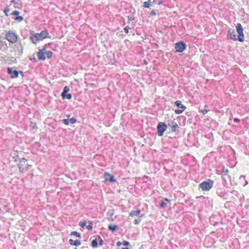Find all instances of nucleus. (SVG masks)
I'll return each mask as SVG.
<instances>
[{
  "label": "nucleus",
  "mask_w": 249,
  "mask_h": 249,
  "mask_svg": "<svg viewBox=\"0 0 249 249\" xmlns=\"http://www.w3.org/2000/svg\"><path fill=\"white\" fill-rule=\"evenodd\" d=\"M30 39L32 43L36 44L37 42L42 40L46 38H50L49 36V32L47 30H42L40 33H35L31 32L30 34Z\"/></svg>",
  "instance_id": "obj_1"
},
{
  "label": "nucleus",
  "mask_w": 249,
  "mask_h": 249,
  "mask_svg": "<svg viewBox=\"0 0 249 249\" xmlns=\"http://www.w3.org/2000/svg\"><path fill=\"white\" fill-rule=\"evenodd\" d=\"M214 181L210 179H207L199 184V188L203 191H209L213 186Z\"/></svg>",
  "instance_id": "obj_2"
},
{
  "label": "nucleus",
  "mask_w": 249,
  "mask_h": 249,
  "mask_svg": "<svg viewBox=\"0 0 249 249\" xmlns=\"http://www.w3.org/2000/svg\"><path fill=\"white\" fill-rule=\"evenodd\" d=\"M236 30L238 34V37L237 39L240 42H243L244 41V34L243 33V28L241 23H238L236 24Z\"/></svg>",
  "instance_id": "obj_3"
},
{
  "label": "nucleus",
  "mask_w": 249,
  "mask_h": 249,
  "mask_svg": "<svg viewBox=\"0 0 249 249\" xmlns=\"http://www.w3.org/2000/svg\"><path fill=\"white\" fill-rule=\"evenodd\" d=\"M187 45L183 41H179L174 45L175 53H182L186 49Z\"/></svg>",
  "instance_id": "obj_4"
},
{
  "label": "nucleus",
  "mask_w": 249,
  "mask_h": 249,
  "mask_svg": "<svg viewBox=\"0 0 249 249\" xmlns=\"http://www.w3.org/2000/svg\"><path fill=\"white\" fill-rule=\"evenodd\" d=\"M175 105L178 109H173L177 114H181L186 108V107L182 104L181 101L177 100L175 102Z\"/></svg>",
  "instance_id": "obj_5"
},
{
  "label": "nucleus",
  "mask_w": 249,
  "mask_h": 249,
  "mask_svg": "<svg viewBox=\"0 0 249 249\" xmlns=\"http://www.w3.org/2000/svg\"><path fill=\"white\" fill-rule=\"evenodd\" d=\"M5 37L11 43H15L18 40V35L11 31H9L6 33Z\"/></svg>",
  "instance_id": "obj_6"
},
{
  "label": "nucleus",
  "mask_w": 249,
  "mask_h": 249,
  "mask_svg": "<svg viewBox=\"0 0 249 249\" xmlns=\"http://www.w3.org/2000/svg\"><path fill=\"white\" fill-rule=\"evenodd\" d=\"M167 126L162 122H160L157 125V134L159 136H162L164 132L166 130Z\"/></svg>",
  "instance_id": "obj_7"
},
{
  "label": "nucleus",
  "mask_w": 249,
  "mask_h": 249,
  "mask_svg": "<svg viewBox=\"0 0 249 249\" xmlns=\"http://www.w3.org/2000/svg\"><path fill=\"white\" fill-rule=\"evenodd\" d=\"M7 72L12 79L17 78L18 77V71L14 70L12 68L8 67L7 68Z\"/></svg>",
  "instance_id": "obj_8"
},
{
  "label": "nucleus",
  "mask_w": 249,
  "mask_h": 249,
  "mask_svg": "<svg viewBox=\"0 0 249 249\" xmlns=\"http://www.w3.org/2000/svg\"><path fill=\"white\" fill-rule=\"evenodd\" d=\"M26 160L24 158H21L19 160V162L18 164V167L19 168V170L21 173L26 172V169L24 168L25 164L26 163Z\"/></svg>",
  "instance_id": "obj_9"
},
{
  "label": "nucleus",
  "mask_w": 249,
  "mask_h": 249,
  "mask_svg": "<svg viewBox=\"0 0 249 249\" xmlns=\"http://www.w3.org/2000/svg\"><path fill=\"white\" fill-rule=\"evenodd\" d=\"M228 33V36L230 37V39L234 41L237 40L235 31L234 29L229 28Z\"/></svg>",
  "instance_id": "obj_10"
},
{
  "label": "nucleus",
  "mask_w": 249,
  "mask_h": 249,
  "mask_svg": "<svg viewBox=\"0 0 249 249\" xmlns=\"http://www.w3.org/2000/svg\"><path fill=\"white\" fill-rule=\"evenodd\" d=\"M104 178L106 181H108L109 182H115L116 181L114 177L107 172L105 173Z\"/></svg>",
  "instance_id": "obj_11"
},
{
  "label": "nucleus",
  "mask_w": 249,
  "mask_h": 249,
  "mask_svg": "<svg viewBox=\"0 0 249 249\" xmlns=\"http://www.w3.org/2000/svg\"><path fill=\"white\" fill-rule=\"evenodd\" d=\"M45 53L41 51L39 49L38 53H37V58L39 60L44 61L46 59Z\"/></svg>",
  "instance_id": "obj_12"
},
{
  "label": "nucleus",
  "mask_w": 249,
  "mask_h": 249,
  "mask_svg": "<svg viewBox=\"0 0 249 249\" xmlns=\"http://www.w3.org/2000/svg\"><path fill=\"white\" fill-rule=\"evenodd\" d=\"M69 243L71 245L77 247L81 245V241L78 240L74 241L72 239H71L69 240Z\"/></svg>",
  "instance_id": "obj_13"
},
{
  "label": "nucleus",
  "mask_w": 249,
  "mask_h": 249,
  "mask_svg": "<svg viewBox=\"0 0 249 249\" xmlns=\"http://www.w3.org/2000/svg\"><path fill=\"white\" fill-rule=\"evenodd\" d=\"M170 201V199H168L166 198H165L164 199H162L160 204V206L161 208H164L166 205V202H169Z\"/></svg>",
  "instance_id": "obj_14"
},
{
  "label": "nucleus",
  "mask_w": 249,
  "mask_h": 249,
  "mask_svg": "<svg viewBox=\"0 0 249 249\" xmlns=\"http://www.w3.org/2000/svg\"><path fill=\"white\" fill-rule=\"evenodd\" d=\"M140 213L141 211L140 210H137L136 211L133 210L130 213L129 216L131 217L137 216Z\"/></svg>",
  "instance_id": "obj_15"
},
{
  "label": "nucleus",
  "mask_w": 249,
  "mask_h": 249,
  "mask_svg": "<svg viewBox=\"0 0 249 249\" xmlns=\"http://www.w3.org/2000/svg\"><path fill=\"white\" fill-rule=\"evenodd\" d=\"M108 229L110 231H111L112 232H114L115 231L118 229V226L117 225H109L108 226Z\"/></svg>",
  "instance_id": "obj_16"
},
{
  "label": "nucleus",
  "mask_w": 249,
  "mask_h": 249,
  "mask_svg": "<svg viewBox=\"0 0 249 249\" xmlns=\"http://www.w3.org/2000/svg\"><path fill=\"white\" fill-rule=\"evenodd\" d=\"M179 127L177 123L172 122V132L178 130Z\"/></svg>",
  "instance_id": "obj_17"
},
{
  "label": "nucleus",
  "mask_w": 249,
  "mask_h": 249,
  "mask_svg": "<svg viewBox=\"0 0 249 249\" xmlns=\"http://www.w3.org/2000/svg\"><path fill=\"white\" fill-rule=\"evenodd\" d=\"M69 90H70V89H69V87H68V86L64 87L63 88V90L61 93V96L66 94V93H67L69 91Z\"/></svg>",
  "instance_id": "obj_18"
},
{
  "label": "nucleus",
  "mask_w": 249,
  "mask_h": 249,
  "mask_svg": "<svg viewBox=\"0 0 249 249\" xmlns=\"http://www.w3.org/2000/svg\"><path fill=\"white\" fill-rule=\"evenodd\" d=\"M88 225L86 226V228L89 230H91L92 229L93 223L91 221H89L88 222Z\"/></svg>",
  "instance_id": "obj_19"
},
{
  "label": "nucleus",
  "mask_w": 249,
  "mask_h": 249,
  "mask_svg": "<svg viewBox=\"0 0 249 249\" xmlns=\"http://www.w3.org/2000/svg\"><path fill=\"white\" fill-rule=\"evenodd\" d=\"M62 98L63 99H71L72 97L71 94V93H66V94L63 95L61 96Z\"/></svg>",
  "instance_id": "obj_20"
},
{
  "label": "nucleus",
  "mask_w": 249,
  "mask_h": 249,
  "mask_svg": "<svg viewBox=\"0 0 249 249\" xmlns=\"http://www.w3.org/2000/svg\"><path fill=\"white\" fill-rule=\"evenodd\" d=\"M53 44V43H49L48 44H45L43 47V48L41 49H40L41 51H42L43 52H45V53L47 52L46 50L48 47V46H50L51 45Z\"/></svg>",
  "instance_id": "obj_21"
},
{
  "label": "nucleus",
  "mask_w": 249,
  "mask_h": 249,
  "mask_svg": "<svg viewBox=\"0 0 249 249\" xmlns=\"http://www.w3.org/2000/svg\"><path fill=\"white\" fill-rule=\"evenodd\" d=\"M70 235L75 236L76 237H79V238L81 237V234L79 232H78L76 231H73L71 232Z\"/></svg>",
  "instance_id": "obj_22"
},
{
  "label": "nucleus",
  "mask_w": 249,
  "mask_h": 249,
  "mask_svg": "<svg viewBox=\"0 0 249 249\" xmlns=\"http://www.w3.org/2000/svg\"><path fill=\"white\" fill-rule=\"evenodd\" d=\"M98 246V242H97V240L96 239H93L92 241H91V246L93 247V248H96Z\"/></svg>",
  "instance_id": "obj_23"
},
{
  "label": "nucleus",
  "mask_w": 249,
  "mask_h": 249,
  "mask_svg": "<svg viewBox=\"0 0 249 249\" xmlns=\"http://www.w3.org/2000/svg\"><path fill=\"white\" fill-rule=\"evenodd\" d=\"M87 224V222L86 221H81L79 222V225L84 228L85 226H86V225Z\"/></svg>",
  "instance_id": "obj_24"
},
{
  "label": "nucleus",
  "mask_w": 249,
  "mask_h": 249,
  "mask_svg": "<svg viewBox=\"0 0 249 249\" xmlns=\"http://www.w3.org/2000/svg\"><path fill=\"white\" fill-rule=\"evenodd\" d=\"M150 0H148V1H145L143 3V6L145 8H149L150 6Z\"/></svg>",
  "instance_id": "obj_25"
},
{
  "label": "nucleus",
  "mask_w": 249,
  "mask_h": 249,
  "mask_svg": "<svg viewBox=\"0 0 249 249\" xmlns=\"http://www.w3.org/2000/svg\"><path fill=\"white\" fill-rule=\"evenodd\" d=\"M46 53L47 57L48 59H50L52 57V56H53V52H52L48 51Z\"/></svg>",
  "instance_id": "obj_26"
},
{
  "label": "nucleus",
  "mask_w": 249,
  "mask_h": 249,
  "mask_svg": "<svg viewBox=\"0 0 249 249\" xmlns=\"http://www.w3.org/2000/svg\"><path fill=\"white\" fill-rule=\"evenodd\" d=\"M14 19L19 22H20L23 20V18L22 16H17L14 18Z\"/></svg>",
  "instance_id": "obj_27"
},
{
  "label": "nucleus",
  "mask_w": 249,
  "mask_h": 249,
  "mask_svg": "<svg viewBox=\"0 0 249 249\" xmlns=\"http://www.w3.org/2000/svg\"><path fill=\"white\" fill-rule=\"evenodd\" d=\"M69 123L71 124H74L76 122V119L74 117H72L71 119H69Z\"/></svg>",
  "instance_id": "obj_28"
},
{
  "label": "nucleus",
  "mask_w": 249,
  "mask_h": 249,
  "mask_svg": "<svg viewBox=\"0 0 249 249\" xmlns=\"http://www.w3.org/2000/svg\"><path fill=\"white\" fill-rule=\"evenodd\" d=\"M9 11H10V9L9 8V7L8 6L5 7V8L3 10V12L7 16H8V13L9 12Z\"/></svg>",
  "instance_id": "obj_29"
},
{
  "label": "nucleus",
  "mask_w": 249,
  "mask_h": 249,
  "mask_svg": "<svg viewBox=\"0 0 249 249\" xmlns=\"http://www.w3.org/2000/svg\"><path fill=\"white\" fill-rule=\"evenodd\" d=\"M229 173V170L227 168L223 167L222 169V174L224 175H227Z\"/></svg>",
  "instance_id": "obj_30"
},
{
  "label": "nucleus",
  "mask_w": 249,
  "mask_h": 249,
  "mask_svg": "<svg viewBox=\"0 0 249 249\" xmlns=\"http://www.w3.org/2000/svg\"><path fill=\"white\" fill-rule=\"evenodd\" d=\"M98 238H100V240H99V244L100 246H102L104 244V241L102 239V238L100 236L98 235Z\"/></svg>",
  "instance_id": "obj_31"
},
{
  "label": "nucleus",
  "mask_w": 249,
  "mask_h": 249,
  "mask_svg": "<svg viewBox=\"0 0 249 249\" xmlns=\"http://www.w3.org/2000/svg\"><path fill=\"white\" fill-rule=\"evenodd\" d=\"M30 59L31 60H32V61H34V62H37V60H36V59L35 57V54H33L32 57H30Z\"/></svg>",
  "instance_id": "obj_32"
},
{
  "label": "nucleus",
  "mask_w": 249,
  "mask_h": 249,
  "mask_svg": "<svg viewBox=\"0 0 249 249\" xmlns=\"http://www.w3.org/2000/svg\"><path fill=\"white\" fill-rule=\"evenodd\" d=\"M63 122L65 124H66L67 125H68L70 124L69 119H64L63 120Z\"/></svg>",
  "instance_id": "obj_33"
},
{
  "label": "nucleus",
  "mask_w": 249,
  "mask_h": 249,
  "mask_svg": "<svg viewBox=\"0 0 249 249\" xmlns=\"http://www.w3.org/2000/svg\"><path fill=\"white\" fill-rule=\"evenodd\" d=\"M20 1L19 0H12L11 1V2L12 3H14L15 4H19V2Z\"/></svg>",
  "instance_id": "obj_34"
},
{
  "label": "nucleus",
  "mask_w": 249,
  "mask_h": 249,
  "mask_svg": "<svg viewBox=\"0 0 249 249\" xmlns=\"http://www.w3.org/2000/svg\"><path fill=\"white\" fill-rule=\"evenodd\" d=\"M129 26H126L124 28V32L125 34H127L129 32Z\"/></svg>",
  "instance_id": "obj_35"
},
{
  "label": "nucleus",
  "mask_w": 249,
  "mask_h": 249,
  "mask_svg": "<svg viewBox=\"0 0 249 249\" xmlns=\"http://www.w3.org/2000/svg\"><path fill=\"white\" fill-rule=\"evenodd\" d=\"M19 14V12L17 10H15L12 12L11 14L13 16H18V15Z\"/></svg>",
  "instance_id": "obj_36"
},
{
  "label": "nucleus",
  "mask_w": 249,
  "mask_h": 249,
  "mask_svg": "<svg viewBox=\"0 0 249 249\" xmlns=\"http://www.w3.org/2000/svg\"><path fill=\"white\" fill-rule=\"evenodd\" d=\"M122 244H123V245L124 246H128L130 244L129 242L127 241H124L122 243Z\"/></svg>",
  "instance_id": "obj_37"
},
{
  "label": "nucleus",
  "mask_w": 249,
  "mask_h": 249,
  "mask_svg": "<svg viewBox=\"0 0 249 249\" xmlns=\"http://www.w3.org/2000/svg\"><path fill=\"white\" fill-rule=\"evenodd\" d=\"M141 219L138 218L137 219H135L134 221L135 224H139L141 222Z\"/></svg>",
  "instance_id": "obj_38"
},
{
  "label": "nucleus",
  "mask_w": 249,
  "mask_h": 249,
  "mask_svg": "<svg viewBox=\"0 0 249 249\" xmlns=\"http://www.w3.org/2000/svg\"><path fill=\"white\" fill-rule=\"evenodd\" d=\"M31 166V165H29L28 163H26L24 168L26 169V172L29 169V167Z\"/></svg>",
  "instance_id": "obj_39"
},
{
  "label": "nucleus",
  "mask_w": 249,
  "mask_h": 249,
  "mask_svg": "<svg viewBox=\"0 0 249 249\" xmlns=\"http://www.w3.org/2000/svg\"><path fill=\"white\" fill-rule=\"evenodd\" d=\"M156 14H157V13L155 10H152L150 13V16H155V15H156Z\"/></svg>",
  "instance_id": "obj_40"
},
{
  "label": "nucleus",
  "mask_w": 249,
  "mask_h": 249,
  "mask_svg": "<svg viewBox=\"0 0 249 249\" xmlns=\"http://www.w3.org/2000/svg\"><path fill=\"white\" fill-rule=\"evenodd\" d=\"M122 244V243L121 242H120V241H118L116 243V245L118 247H120V246H121Z\"/></svg>",
  "instance_id": "obj_41"
},
{
  "label": "nucleus",
  "mask_w": 249,
  "mask_h": 249,
  "mask_svg": "<svg viewBox=\"0 0 249 249\" xmlns=\"http://www.w3.org/2000/svg\"><path fill=\"white\" fill-rule=\"evenodd\" d=\"M201 112L203 113V115H204L207 113V110L205 109H203L201 110Z\"/></svg>",
  "instance_id": "obj_42"
},
{
  "label": "nucleus",
  "mask_w": 249,
  "mask_h": 249,
  "mask_svg": "<svg viewBox=\"0 0 249 249\" xmlns=\"http://www.w3.org/2000/svg\"><path fill=\"white\" fill-rule=\"evenodd\" d=\"M19 74L21 75L22 77H23L24 76V73L22 71H18Z\"/></svg>",
  "instance_id": "obj_43"
},
{
  "label": "nucleus",
  "mask_w": 249,
  "mask_h": 249,
  "mask_svg": "<svg viewBox=\"0 0 249 249\" xmlns=\"http://www.w3.org/2000/svg\"><path fill=\"white\" fill-rule=\"evenodd\" d=\"M128 18L129 21H131L134 19V18H132V17H130V16L128 17Z\"/></svg>",
  "instance_id": "obj_44"
},
{
  "label": "nucleus",
  "mask_w": 249,
  "mask_h": 249,
  "mask_svg": "<svg viewBox=\"0 0 249 249\" xmlns=\"http://www.w3.org/2000/svg\"><path fill=\"white\" fill-rule=\"evenodd\" d=\"M155 3H156V1H155V0H154V1H152V2H151V1H150V5H151V6H152V5L154 4Z\"/></svg>",
  "instance_id": "obj_45"
},
{
  "label": "nucleus",
  "mask_w": 249,
  "mask_h": 249,
  "mask_svg": "<svg viewBox=\"0 0 249 249\" xmlns=\"http://www.w3.org/2000/svg\"><path fill=\"white\" fill-rule=\"evenodd\" d=\"M32 128H37V126H36V124H34L32 126Z\"/></svg>",
  "instance_id": "obj_46"
},
{
  "label": "nucleus",
  "mask_w": 249,
  "mask_h": 249,
  "mask_svg": "<svg viewBox=\"0 0 249 249\" xmlns=\"http://www.w3.org/2000/svg\"><path fill=\"white\" fill-rule=\"evenodd\" d=\"M122 249H129L128 248H123Z\"/></svg>",
  "instance_id": "obj_47"
},
{
  "label": "nucleus",
  "mask_w": 249,
  "mask_h": 249,
  "mask_svg": "<svg viewBox=\"0 0 249 249\" xmlns=\"http://www.w3.org/2000/svg\"><path fill=\"white\" fill-rule=\"evenodd\" d=\"M173 226H174V227H176V224L172 225V227H173Z\"/></svg>",
  "instance_id": "obj_48"
},
{
  "label": "nucleus",
  "mask_w": 249,
  "mask_h": 249,
  "mask_svg": "<svg viewBox=\"0 0 249 249\" xmlns=\"http://www.w3.org/2000/svg\"><path fill=\"white\" fill-rule=\"evenodd\" d=\"M66 116L68 117H70V115H67Z\"/></svg>",
  "instance_id": "obj_49"
},
{
  "label": "nucleus",
  "mask_w": 249,
  "mask_h": 249,
  "mask_svg": "<svg viewBox=\"0 0 249 249\" xmlns=\"http://www.w3.org/2000/svg\"><path fill=\"white\" fill-rule=\"evenodd\" d=\"M175 27H176V26H175V25H174V26H173V25H172V28H173V27L175 28Z\"/></svg>",
  "instance_id": "obj_50"
},
{
  "label": "nucleus",
  "mask_w": 249,
  "mask_h": 249,
  "mask_svg": "<svg viewBox=\"0 0 249 249\" xmlns=\"http://www.w3.org/2000/svg\"><path fill=\"white\" fill-rule=\"evenodd\" d=\"M15 161H17V159H16L15 160Z\"/></svg>",
  "instance_id": "obj_51"
}]
</instances>
